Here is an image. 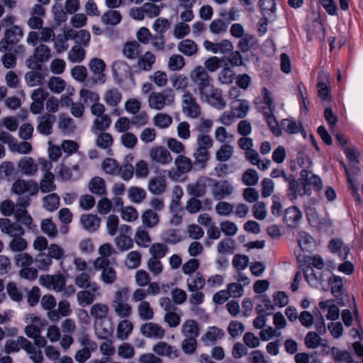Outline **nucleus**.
I'll return each instance as SVG.
<instances>
[{"label":"nucleus","mask_w":363,"mask_h":363,"mask_svg":"<svg viewBox=\"0 0 363 363\" xmlns=\"http://www.w3.org/2000/svg\"><path fill=\"white\" fill-rule=\"evenodd\" d=\"M350 308L342 309V336L347 342V348L352 349L359 358L363 357V344L361 342L363 330L354 298H351Z\"/></svg>","instance_id":"1"},{"label":"nucleus","mask_w":363,"mask_h":363,"mask_svg":"<svg viewBox=\"0 0 363 363\" xmlns=\"http://www.w3.org/2000/svg\"><path fill=\"white\" fill-rule=\"evenodd\" d=\"M347 144V140L342 137V149L345 154L347 165L346 166L342 161V167H344L347 175V183L350 188L352 190L357 200H360V195L358 194L359 177L361 174L359 167V153L356 148L349 147H345Z\"/></svg>","instance_id":"2"},{"label":"nucleus","mask_w":363,"mask_h":363,"mask_svg":"<svg viewBox=\"0 0 363 363\" xmlns=\"http://www.w3.org/2000/svg\"><path fill=\"white\" fill-rule=\"evenodd\" d=\"M130 289L121 287L114 291L111 307L115 315L120 318H128L133 313V307L129 303Z\"/></svg>","instance_id":"3"},{"label":"nucleus","mask_w":363,"mask_h":363,"mask_svg":"<svg viewBox=\"0 0 363 363\" xmlns=\"http://www.w3.org/2000/svg\"><path fill=\"white\" fill-rule=\"evenodd\" d=\"M175 103V94L171 89L161 91H153L147 98L148 106L150 109L162 111L166 107L172 106Z\"/></svg>","instance_id":"4"},{"label":"nucleus","mask_w":363,"mask_h":363,"mask_svg":"<svg viewBox=\"0 0 363 363\" xmlns=\"http://www.w3.org/2000/svg\"><path fill=\"white\" fill-rule=\"evenodd\" d=\"M181 107L183 114L191 119L200 118L202 108L193 94L186 91L181 98Z\"/></svg>","instance_id":"5"},{"label":"nucleus","mask_w":363,"mask_h":363,"mask_svg":"<svg viewBox=\"0 0 363 363\" xmlns=\"http://www.w3.org/2000/svg\"><path fill=\"white\" fill-rule=\"evenodd\" d=\"M24 31L21 26L16 25L6 28L4 38L0 40V52H6L11 50L23 37Z\"/></svg>","instance_id":"6"},{"label":"nucleus","mask_w":363,"mask_h":363,"mask_svg":"<svg viewBox=\"0 0 363 363\" xmlns=\"http://www.w3.org/2000/svg\"><path fill=\"white\" fill-rule=\"evenodd\" d=\"M93 266L95 270L101 272L100 279L104 284L110 285L116 281L117 272L108 259L96 258L93 261Z\"/></svg>","instance_id":"7"},{"label":"nucleus","mask_w":363,"mask_h":363,"mask_svg":"<svg viewBox=\"0 0 363 363\" xmlns=\"http://www.w3.org/2000/svg\"><path fill=\"white\" fill-rule=\"evenodd\" d=\"M51 57V49L45 44L40 43L35 47L33 54L26 60V66L30 69H38L41 63L48 62Z\"/></svg>","instance_id":"8"},{"label":"nucleus","mask_w":363,"mask_h":363,"mask_svg":"<svg viewBox=\"0 0 363 363\" xmlns=\"http://www.w3.org/2000/svg\"><path fill=\"white\" fill-rule=\"evenodd\" d=\"M11 191L18 196L25 195L26 197L35 196L38 192V184L32 179H18L13 183Z\"/></svg>","instance_id":"9"},{"label":"nucleus","mask_w":363,"mask_h":363,"mask_svg":"<svg viewBox=\"0 0 363 363\" xmlns=\"http://www.w3.org/2000/svg\"><path fill=\"white\" fill-rule=\"evenodd\" d=\"M39 283L42 286L49 290L60 292L63 291L65 286L66 278L62 274H45L40 277Z\"/></svg>","instance_id":"10"},{"label":"nucleus","mask_w":363,"mask_h":363,"mask_svg":"<svg viewBox=\"0 0 363 363\" xmlns=\"http://www.w3.org/2000/svg\"><path fill=\"white\" fill-rule=\"evenodd\" d=\"M87 289H84V290L79 291L77 294L78 304L82 307L92 304L101 295L100 286L96 282H94V285Z\"/></svg>","instance_id":"11"},{"label":"nucleus","mask_w":363,"mask_h":363,"mask_svg":"<svg viewBox=\"0 0 363 363\" xmlns=\"http://www.w3.org/2000/svg\"><path fill=\"white\" fill-rule=\"evenodd\" d=\"M123 99L121 91L116 87L108 89L103 95L104 103L112 108L111 113L113 116H119L121 111L118 108Z\"/></svg>","instance_id":"12"},{"label":"nucleus","mask_w":363,"mask_h":363,"mask_svg":"<svg viewBox=\"0 0 363 363\" xmlns=\"http://www.w3.org/2000/svg\"><path fill=\"white\" fill-rule=\"evenodd\" d=\"M148 155L152 162L163 166L170 164L172 161L170 152L162 145L152 147L149 150Z\"/></svg>","instance_id":"13"},{"label":"nucleus","mask_w":363,"mask_h":363,"mask_svg":"<svg viewBox=\"0 0 363 363\" xmlns=\"http://www.w3.org/2000/svg\"><path fill=\"white\" fill-rule=\"evenodd\" d=\"M211 181L209 177H200L196 182L187 184L186 192L194 197H203L206 194L207 186Z\"/></svg>","instance_id":"14"},{"label":"nucleus","mask_w":363,"mask_h":363,"mask_svg":"<svg viewBox=\"0 0 363 363\" xmlns=\"http://www.w3.org/2000/svg\"><path fill=\"white\" fill-rule=\"evenodd\" d=\"M48 96V92L43 88H37L32 91L30 110L33 114H38L43 111L44 102Z\"/></svg>","instance_id":"15"},{"label":"nucleus","mask_w":363,"mask_h":363,"mask_svg":"<svg viewBox=\"0 0 363 363\" xmlns=\"http://www.w3.org/2000/svg\"><path fill=\"white\" fill-rule=\"evenodd\" d=\"M94 329L99 339H106L112 335L113 327L111 317L94 321Z\"/></svg>","instance_id":"16"},{"label":"nucleus","mask_w":363,"mask_h":363,"mask_svg":"<svg viewBox=\"0 0 363 363\" xmlns=\"http://www.w3.org/2000/svg\"><path fill=\"white\" fill-rule=\"evenodd\" d=\"M201 99L218 110H223L227 106V101L223 98L221 90L216 87H214Z\"/></svg>","instance_id":"17"},{"label":"nucleus","mask_w":363,"mask_h":363,"mask_svg":"<svg viewBox=\"0 0 363 363\" xmlns=\"http://www.w3.org/2000/svg\"><path fill=\"white\" fill-rule=\"evenodd\" d=\"M212 195L217 200L230 196L233 191V186L228 181L214 182L212 186Z\"/></svg>","instance_id":"18"},{"label":"nucleus","mask_w":363,"mask_h":363,"mask_svg":"<svg viewBox=\"0 0 363 363\" xmlns=\"http://www.w3.org/2000/svg\"><path fill=\"white\" fill-rule=\"evenodd\" d=\"M141 333L148 338L162 339L165 335V329L156 323L148 322L140 326Z\"/></svg>","instance_id":"19"},{"label":"nucleus","mask_w":363,"mask_h":363,"mask_svg":"<svg viewBox=\"0 0 363 363\" xmlns=\"http://www.w3.org/2000/svg\"><path fill=\"white\" fill-rule=\"evenodd\" d=\"M18 172L26 176L33 177L38 171V165L33 158L30 157H24L21 158L17 164Z\"/></svg>","instance_id":"20"},{"label":"nucleus","mask_w":363,"mask_h":363,"mask_svg":"<svg viewBox=\"0 0 363 363\" xmlns=\"http://www.w3.org/2000/svg\"><path fill=\"white\" fill-rule=\"evenodd\" d=\"M147 189L154 195H161L167 189V180L164 176H155L151 177L147 184Z\"/></svg>","instance_id":"21"},{"label":"nucleus","mask_w":363,"mask_h":363,"mask_svg":"<svg viewBox=\"0 0 363 363\" xmlns=\"http://www.w3.org/2000/svg\"><path fill=\"white\" fill-rule=\"evenodd\" d=\"M180 332L184 337L197 338L200 334V327L195 320L186 319L182 323Z\"/></svg>","instance_id":"22"},{"label":"nucleus","mask_w":363,"mask_h":363,"mask_svg":"<svg viewBox=\"0 0 363 363\" xmlns=\"http://www.w3.org/2000/svg\"><path fill=\"white\" fill-rule=\"evenodd\" d=\"M140 52V45L135 40L127 41L122 45L121 53L128 60L137 59Z\"/></svg>","instance_id":"23"},{"label":"nucleus","mask_w":363,"mask_h":363,"mask_svg":"<svg viewBox=\"0 0 363 363\" xmlns=\"http://www.w3.org/2000/svg\"><path fill=\"white\" fill-rule=\"evenodd\" d=\"M152 351L161 356H167L169 358H176L179 355V350L175 347L171 346L165 342H158L153 347Z\"/></svg>","instance_id":"24"},{"label":"nucleus","mask_w":363,"mask_h":363,"mask_svg":"<svg viewBox=\"0 0 363 363\" xmlns=\"http://www.w3.org/2000/svg\"><path fill=\"white\" fill-rule=\"evenodd\" d=\"M29 205V201H26L22 205L17 208L15 213L16 220L28 229L33 230L35 225L33 224L32 217L27 213L25 208Z\"/></svg>","instance_id":"25"},{"label":"nucleus","mask_w":363,"mask_h":363,"mask_svg":"<svg viewBox=\"0 0 363 363\" xmlns=\"http://www.w3.org/2000/svg\"><path fill=\"white\" fill-rule=\"evenodd\" d=\"M89 313L94 321L109 318L110 308L106 303H96L91 306Z\"/></svg>","instance_id":"26"},{"label":"nucleus","mask_w":363,"mask_h":363,"mask_svg":"<svg viewBox=\"0 0 363 363\" xmlns=\"http://www.w3.org/2000/svg\"><path fill=\"white\" fill-rule=\"evenodd\" d=\"M137 59L138 67L144 72L150 71L156 61L155 55L150 51L145 52L143 55H139Z\"/></svg>","instance_id":"27"},{"label":"nucleus","mask_w":363,"mask_h":363,"mask_svg":"<svg viewBox=\"0 0 363 363\" xmlns=\"http://www.w3.org/2000/svg\"><path fill=\"white\" fill-rule=\"evenodd\" d=\"M54 116L49 113H44L38 118V124L37 125L38 131L43 135H49L52 131V123Z\"/></svg>","instance_id":"28"},{"label":"nucleus","mask_w":363,"mask_h":363,"mask_svg":"<svg viewBox=\"0 0 363 363\" xmlns=\"http://www.w3.org/2000/svg\"><path fill=\"white\" fill-rule=\"evenodd\" d=\"M111 124V118L108 114L96 116L91 126V131L93 133H99L101 131L107 130Z\"/></svg>","instance_id":"29"},{"label":"nucleus","mask_w":363,"mask_h":363,"mask_svg":"<svg viewBox=\"0 0 363 363\" xmlns=\"http://www.w3.org/2000/svg\"><path fill=\"white\" fill-rule=\"evenodd\" d=\"M23 342L24 345H23V350L26 351L29 359H31L33 363H43L44 357L42 351L38 349L30 341L28 340V342Z\"/></svg>","instance_id":"30"},{"label":"nucleus","mask_w":363,"mask_h":363,"mask_svg":"<svg viewBox=\"0 0 363 363\" xmlns=\"http://www.w3.org/2000/svg\"><path fill=\"white\" fill-rule=\"evenodd\" d=\"M231 111L238 118H244L250 110V103L245 99H235L231 104Z\"/></svg>","instance_id":"31"},{"label":"nucleus","mask_w":363,"mask_h":363,"mask_svg":"<svg viewBox=\"0 0 363 363\" xmlns=\"http://www.w3.org/2000/svg\"><path fill=\"white\" fill-rule=\"evenodd\" d=\"M133 330V323L127 318H124L117 325L116 333V337L121 340H126L132 333Z\"/></svg>","instance_id":"32"},{"label":"nucleus","mask_w":363,"mask_h":363,"mask_svg":"<svg viewBox=\"0 0 363 363\" xmlns=\"http://www.w3.org/2000/svg\"><path fill=\"white\" fill-rule=\"evenodd\" d=\"M174 164L177 170L182 174L188 173L193 169L192 160L184 154L177 155L174 158Z\"/></svg>","instance_id":"33"},{"label":"nucleus","mask_w":363,"mask_h":363,"mask_svg":"<svg viewBox=\"0 0 363 363\" xmlns=\"http://www.w3.org/2000/svg\"><path fill=\"white\" fill-rule=\"evenodd\" d=\"M101 220L94 214H84L80 217V223L83 228L88 231L94 232L100 225Z\"/></svg>","instance_id":"34"},{"label":"nucleus","mask_w":363,"mask_h":363,"mask_svg":"<svg viewBox=\"0 0 363 363\" xmlns=\"http://www.w3.org/2000/svg\"><path fill=\"white\" fill-rule=\"evenodd\" d=\"M319 307L321 309L328 308V313L326 315V318L328 320H336L339 318L340 311L338 302L336 304L333 300L320 301L319 303Z\"/></svg>","instance_id":"35"},{"label":"nucleus","mask_w":363,"mask_h":363,"mask_svg":"<svg viewBox=\"0 0 363 363\" xmlns=\"http://www.w3.org/2000/svg\"><path fill=\"white\" fill-rule=\"evenodd\" d=\"M302 217L301 212L295 206L288 208L285 211L284 219L289 227L295 228Z\"/></svg>","instance_id":"36"},{"label":"nucleus","mask_w":363,"mask_h":363,"mask_svg":"<svg viewBox=\"0 0 363 363\" xmlns=\"http://www.w3.org/2000/svg\"><path fill=\"white\" fill-rule=\"evenodd\" d=\"M54 179L55 175L51 172H44L43 178L38 185V190L40 189L43 193H48L55 191L56 185Z\"/></svg>","instance_id":"37"},{"label":"nucleus","mask_w":363,"mask_h":363,"mask_svg":"<svg viewBox=\"0 0 363 363\" xmlns=\"http://www.w3.org/2000/svg\"><path fill=\"white\" fill-rule=\"evenodd\" d=\"M96 135L95 144L96 145L101 149H108L110 152L111 147L113 144V137L109 133L105 131L99 132V133H94Z\"/></svg>","instance_id":"38"},{"label":"nucleus","mask_w":363,"mask_h":363,"mask_svg":"<svg viewBox=\"0 0 363 363\" xmlns=\"http://www.w3.org/2000/svg\"><path fill=\"white\" fill-rule=\"evenodd\" d=\"M178 50L186 56L196 55L199 51L198 45L191 39H185L178 43Z\"/></svg>","instance_id":"39"},{"label":"nucleus","mask_w":363,"mask_h":363,"mask_svg":"<svg viewBox=\"0 0 363 363\" xmlns=\"http://www.w3.org/2000/svg\"><path fill=\"white\" fill-rule=\"evenodd\" d=\"M172 117L166 113H157L152 118V123L158 129H167L172 124Z\"/></svg>","instance_id":"40"},{"label":"nucleus","mask_w":363,"mask_h":363,"mask_svg":"<svg viewBox=\"0 0 363 363\" xmlns=\"http://www.w3.org/2000/svg\"><path fill=\"white\" fill-rule=\"evenodd\" d=\"M94 274V272L91 269L80 272L74 277L75 285L80 289H86L91 286V285H94V282L91 281V277Z\"/></svg>","instance_id":"41"},{"label":"nucleus","mask_w":363,"mask_h":363,"mask_svg":"<svg viewBox=\"0 0 363 363\" xmlns=\"http://www.w3.org/2000/svg\"><path fill=\"white\" fill-rule=\"evenodd\" d=\"M210 77H211L207 72L206 69L201 65H197L194 67L189 72V78L191 81L196 85L205 80H208V79Z\"/></svg>","instance_id":"42"},{"label":"nucleus","mask_w":363,"mask_h":363,"mask_svg":"<svg viewBox=\"0 0 363 363\" xmlns=\"http://www.w3.org/2000/svg\"><path fill=\"white\" fill-rule=\"evenodd\" d=\"M89 191L96 195L106 194V186L105 180L100 177H94L89 183Z\"/></svg>","instance_id":"43"},{"label":"nucleus","mask_w":363,"mask_h":363,"mask_svg":"<svg viewBox=\"0 0 363 363\" xmlns=\"http://www.w3.org/2000/svg\"><path fill=\"white\" fill-rule=\"evenodd\" d=\"M141 220L143 225L148 228H152L158 225L160 216L152 209H147L142 213Z\"/></svg>","instance_id":"44"},{"label":"nucleus","mask_w":363,"mask_h":363,"mask_svg":"<svg viewBox=\"0 0 363 363\" xmlns=\"http://www.w3.org/2000/svg\"><path fill=\"white\" fill-rule=\"evenodd\" d=\"M206 280L200 273L191 275L186 279V287L189 291L202 290L205 286Z\"/></svg>","instance_id":"45"},{"label":"nucleus","mask_w":363,"mask_h":363,"mask_svg":"<svg viewBox=\"0 0 363 363\" xmlns=\"http://www.w3.org/2000/svg\"><path fill=\"white\" fill-rule=\"evenodd\" d=\"M233 146L228 143H224L216 150L215 157L218 162H227L233 157Z\"/></svg>","instance_id":"46"},{"label":"nucleus","mask_w":363,"mask_h":363,"mask_svg":"<svg viewBox=\"0 0 363 363\" xmlns=\"http://www.w3.org/2000/svg\"><path fill=\"white\" fill-rule=\"evenodd\" d=\"M138 315L142 320H150L154 318V311L151 307L150 302L143 301L138 304L137 308Z\"/></svg>","instance_id":"47"},{"label":"nucleus","mask_w":363,"mask_h":363,"mask_svg":"<svg viewBox=\"0 0 363 363\" xmlns=\"http://www.w3.org/2000/svg\"><path fill=\"white\" fill-rule=\"evenodd\" d=\"M246 158L254 165H257L259 169L266 170L269 168L271 162L269 160H261L258 152L255 150H250L245 152Z\"/></svg>","instance_id":"48"},{"label":"nucleus","mask_w":363,"mask_h":363,"mask_svg":"<svg viewBox=\"0 0 363 363\" xmlns=\"http://www.w3.org/2000/svg\"><path fill=\"white\" fill-rule=\"evenodd\" d=\"M57 126L60 132L64 135L72 133L75 129V125L73 120L63 114H60L59 116Z\"/></svg>","instance_id":"49"},{"label":"nucleus","mask_w":363,"mask_h":363,"mask_svg":"<svg viewBox=\"0 0 363 363\" xmlns=\"http://www.w3.org/2000/svg\"><path fill=\"white\" fill-rule=\"evenodd\" d=\"M142 255L139 251L133 250L128 252L124 259V265L128 269L138 268L141 264Z\"/></svg>","instance_id":"50"},{"label":"nucleus","mask_w":363,"mask_h":363,"mask_svg":"<svg viewBox=\"0 0 363 363\" xmlns=\"http://www.w3.org/2000/svg\"><path fill=\"white\" fill-rule=\"evenodd\" d=\"M121 19V13L116 10H108L101 17V22L108 26H116L120 23Z\"/></svg>","instance_id":"51"},{"label":"nucleus","mask_w":363,"mask_h":363,"mask_svg":"<svg viewBox=\"0 0 363 363\" xmlns=\"http://www.w3.org/2000/svg\"><path fill=\"white\" fill-rule=\"evenodd\" d=\"M41 231L50 238H55L58 234L56 224L51 218H45L40 223Z\"/></svg>","instance_id":"52"},{"label":"nucleus","mask_w":363,"mask_h":363,"mask_svg":"<svg viewBox=\"0 0 363 363\" xmlns=\"http://www.w3.org/2000/svg\"><path fill=\"white\" fill-rule=\"evenodd\" d=\"M44 79L43 74L36 70L29 71L25 74L26 83L30 87L41 85Z\"/></svg>","instance_id":"53"},{"label":"nucleus","mask_w":363,"mask_h":363,"mask_svg":"<svg viewBox=\"0 0 363 363\" xmlns=\"http://www.w3.org/2000/svg\"><path fill=\"white\" fill-rule=\"evenodd\" d=\"M28 339L23 336H19L16 340H8L4 345V352L7 354L17 352L20 349H23L24 342H28Z\"/></svg>","instance_id":"54"},{"label":"nucleus","mask_w":363,"mask_h":363,"mask_svg":"<svg viewBox=\"0 0 363 363\" xmlns=\"http://www.w3.org/2000/svg\"><path fill=\"white\" fill-rule=\"evenodd\" d=\"M167 150L171 152L176 155H182L185 154L186 152V146L185 145L179 140L178 139L170 137L167 139L166 141Z\"/></svg>","instance_id":"55"},{"label":"nucleus","mask_w":363,"mask_h":363,"mask_svg":"<svg viewBox=\"0 0 363 363\" xmlns=\"http://www.w3.org/2000/svg\"><path fill=\"white\" fill-rule=\"evenodd\" d=\"M223 335V331L220 328L216 326H211L208 328L207 331L202 337V340L206 344L213 342L221 339Z\"/></svg>","instance_id":"56"},{"label":"nucleus","mask_w":363,"mask_h":363,"mask_svg":"<svg viewBox=\"0 0 363 363\" xmlns=\"http://www.w3.org/2000/svg\"><path fill=\"white\" fill-rule=\"evenodd\" d=\"M59 206L60 196L55 193L48 194L43 199V208L50 212L57 210Z\"/></svg>","instance_id":"57"},{"label":"nucleus","mask_w":363,"mask_h":363,"mask_svg":"<svg viewBox=\"0 0 363 363\" xmlns=\"http://www.w3.org/2000/svg\"><path fill=\"white\" fill-rule=\"evenodd\" d=\"M134 240L136 245L140 247H147L151 243V238L148 233L141 228H137Z\"/></svg>","instance_id":"58"},{"label":"nucleus","mask_w":363,"mask_h":363,"mask_svg":"<svg viewBox=\"0 0 363 363\" xmlns=\"http://www.w3.org/2000/svg\"><path fill=\"white\" fill-rule=\"evenodd\" d=\"M193 157L196 164L205 167L211 158V153L208 149L196 147V150L193 153Z\"/></svg>","instance_id":"59"},{"label":"nucleus","mask_w":363,"mask_h":363,"mask_svg":"<svg viewBox=\"0 0 363 363\" xmlns=\"http://www.w3.org/2000/svg\"><path fill=\"white\" fill-rule=\"evenodd\" d=\"M48 89L54 94H60L66 88L65 81L58 77H52L48 82Z\"/></svg>","instance_id":"60"},{"label":"nucleus","mask_w":363,"mask_h":363,"mask_svg":"<svg viewBox=\"0 0 363 363\" xmlns=\"http://www.w3.org/2000/svg\"><path fill=\"white\" fill-rule=\"evenodd\" d=\"M235 78V73L229 67H224L218 75V80L221 84H230Z\"/></svg>","instance_id":"61"},{"label":"nucleus","mask_w":363,"mask_h":363,"mask_svg":"<svg viewBox=\"0 0 363 363\" xmlns=\"http://www.w3.org/2000/svg\"><path fill=\"white\" fill-rule=\"evenodd\" d=\"M121 218L129 223L134 222L138 218V212L136 208L131 206L122 207L120 210Z\"/></svg>","instance_id":"62"},{"label":"nucleus","mask_w":363,"mask_h":363,"mask_svg":"<svg viewBox=\"0 0 363 363\" xmlns=\"http://www.w3.org/2000/svg\"><path fill=\"white\" fill-rule=\"evenodd\" d=\"M114 243L118 250L127 251L133 246V242L130 237L126 235H119L114 239Z\"/></svg>","instance_id":"63"},{"label":"nucleus","mask_w":363,"mask_h":363,"mask_svg":"<svg viewBox=\"0 0 363 363\" xmlns=\"http://www.w3.org/2000/svg\"><path fill=\"white\" fill-rule=\"evenodd\" d=\"M185 60L182 55L174 54L169 58L167 67L170 71H179L185 66Z\"/></svg>","instance_id":"64"}]
</instances>
